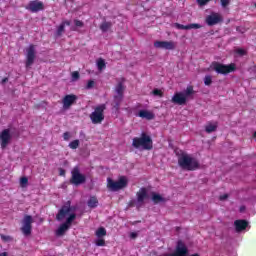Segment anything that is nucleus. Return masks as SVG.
Returning a JSON list of instances; mask_svg holds the SVG:
<instances>
[{
	"instance_id": "nucleus-52",
	"label": "nucleus",
	"mask_w": 256,
	"mask_h": 256,
	"mask_svg": "<svg viewBox=\"0 0 256 256\" xmlns=\"http://www.w3.org/2000/svg\"><path fill=\"white\" fill-rule=\"evenodd\" d=\"M7 255H9L7 252L0 253V256H7Z\"/></svg>"
},
{
	"instance_id": "nucleus-43",
	"label": "nucleus",
	"mask_w": 256,
	"mask_h": 256,
	"mask_svg": "<svg viewBox=\"0 0 256 256\" xmlns=\"http://www.w3.org/2000/svg\"><path fill=\"white\" fill-rule=\"evenodd\" d=\"M64 141H69L71 139V134L69 132H65L63 134Z\"/></svg>"
},
{
	"instance_id": "nucleus-48",
	"label": "nucleus",
	"mask_w": 256,
	"mask_h": 256,
	"mask_svg": "<svg viewBox=\"0 0 256 256\" xmlns=\"http://www.w3.org/2000/svg\"><path fill=\"white\" fill-rule=\"evenodd\" d=\"M59 172H60V175H61V176H65V169L60 168V169H59Z\"/></svg>"
},
{
	"instance_id": "nucleus-3",
	"label": "nucleus",
	"mask_w": 256,
	"mask_h": 256,
	"mask_svg": "<svg viewBox=\"0 0 256 256\" xmlns=\"http://www.w3.org/2000/svg\"><path fill=\"white\" fill-rule=\"evenodd\" d=\"M105 109H107V105L101 104L98 105L90 114V119L94 125H99L103 123V121L105 120Z\"/></svg>"
},
{
	"instance_id": "nucleus-27",
	"label": "nucleus",
	"mask_w": 256,
	"mask_h": 256,
	"mask_svg": "<svg viewBox=\"0 0 256 256\" xmlns=\"http://www.w3.org/2000/svg\"><path fill=\"white\" fill-rule=\"evenodd\" d=\"M111 27H113V23H111V22H103L100 25V29L103 33H107V31H109V29H111Z\"/></svg>"
},
{
	"instance_id": "nucleus-45",
	"label": "nucleus",
	"mask_w": 256,
	"mask_h": 256,
	"mask_svg": "<svg viewBox=\"0 0 256 256\" xmlns=\"http://www.w3.org/2000/svg\"><path fill=\"white\" fill-rule=\"evenodd\" d=\"M74 25H76V27H83V21L74 20Z\"/></svg>"
},
{
	"instance_id": "nucleus-18",
	"label": "nucleus",
	"mask_w": 256,
	"mask_h": 256,
	"mask_svg": "<svg viewBox=\"0 0 256 256\" xmlns=\"http://www.w3.org/2000/svg\"><path fill=\"white\" fill-rule=\"evenodd\" d=\"M172 103H175L176 105H187V100L185 99V96L178 92L172 97Z\"/></svg>"
},
{
	"instance_id": "nucleus-37",
	"label": "nucleus",
	"mask_w": 256,
	"mask_h": 256,
	"mask_svg": "<svg viewBox=\"0 0 256 256\" xmlns=\"http://www.w3.org/2000/svg\"><path fill=\"white\" fill-rule=\"evenodd\" d=\"M236 53L237 55H240V57H243V55H247V51H245V49L243 48L236 49Z\"/></svg>"
},
{
	"instance_id": "nucleus-17",
	"label": "nucleus",
	"mask_w": 256,
	"mask_h": 256,
	"mask_svg": "<svg viewBox=\"0 0 256 256\" xmlns=\"http://www.w3.org/2000/svg\"><path fill=\"white\" fill-rule=\"evenodd\" d=\"M234 227L237 233H241V231H245L247 227H249V222L247 220H236L234 222Z\"/></svg>"
},
{
	"instance_id": "nucleus-39",
	"label": "nucleus",
	"mask_w": 256,
	"mask_h": 256,
	"mask_svg": "<svg viewBox=\"0 0 256 256\" xmlns=\"http://www.w3.org/2000/svg\"><path fill=\"white\" fill-rule=\"evenodd\" d=\"M27 183H29V179L27 177H22L20 179V184L22 185V187H26Z\"/></svg>"
},
{
	"instance_id": "nucleus-46",
	"label": "nucleus",
	"mask_w": 256,
	"mask_h": 256,
	"mask_svg": "<svg viewBox=\"0 0 256 256\" xmlns=\"http://www.w3.org/2000/svg\"><path fill=\"white\" fill-rule=\"evenodd\" d=\"M226 199H229V194H224V195L219 197L220 201H226Z\"/></svg>"
},
{
	"instance_id": "nucleus-40",
	"label": "nucleus",
	"mask_w": 256,
	"mask_h": 256,
	"mask_svg": "<svg viewBox=\"0 0 256 256\" xmlns=\"http://www.w3.org/2000/svg\"><path fill=\"white\" fill-rule=\"evenodd\" d=\"M96 245L97 247H105V240L103 239L96 240Z\"/></svg>"
},
{
	"instance_id": "nucleus-31",
	"label": "nucleus",
	"mask_w": 256,
	"mask_h": 256,
	"mask_svg": "<svg viewBox=\"0 0 256 256\" xmlns=\"http://www.w3.org/2000/svg\"><path fill=\"white\" fill-rule=\"evenodd\" d=\"M0 237H1L2 241H4V243H11V241H13V237H11V236L0 234Z\"/></svg>"
},
{
	"instance_id": "nucleus-35",
	"label": "nucleus",
	"mask_w": 256,
	"mask_h": 256,
	"mask_svg": "<svg viewBox=\"0 0 256 256\" xmlns=\"http://www.w3.org/2000/svg\"><path fill=\"white\" fill-rule=\"evenodd\" d=\"M79 140H74L72 142L69 143V147L70 149H77L79 147Z\"/></svg>"
},
{
	"instance_id": "nucleus-13",
	"label": "nucleus",
	"mask_w": 256,
	"mask_h": 256,
	"mask_svg": "<svg viewBox=\"0 0 256 256\" xmlns=\"http://www.w3.org/2000/svg\"><path fill=\"white\" fill-rule=\"evenodd\" d=\"M35 63V45L31 44L27 49L26 67H31Z\"/></svg>"
},
{
	"instance_id": "nucleus-19",
	"label": "nucleus",
	"mask_w": 256,
	"mask_h": 256,
	"mask_svg": "<svg viewBox=\"0 0 256 256\" xmlns=\"http://www.w3.org/2000/svg\"><path fill=\"white\" fill-rule=\"evenodd\" d=\"M29 9L32 13H37V11L43 10V3L40 1H32L29 4Z\"/></svg>"
},
{
	"instance_id": "nucleus-7",
	"label": "nucleus",
	"mask_w": 256,
	"mask_h": 256,
	"mask_svg": "<svg viewBox=\"0 0 256 256\" xmlns=\"http://www.w3.org/2000/svg\"><path fill=\"white\" fill-rule=\"evenodd\" d=\"M71 179H70V183L72 185H83V183H85L87 181V177H85V175L81 174V170L79 169V166H75L72 171H71Z\"/></svg>"
},
{
	"instance_id": "nucleus-26",
	"label": "nucleus",
	"mask_w": 256,
	"mask_h": 256,
	"mask_svg": "<svg viewBox=\"0 0 256 256\" xmlns=\"http://www.w3.org/2000/svg\"><path fill=\"white\" fill-rule=\"evenodd\" d=\"M125 91V87L123 86V82H120L115 87L116 96L123 97V93Z\"/></svg>"
},
{
	"instance_id": "nucleus-29",
	"label": "nucleus",
	"mask_w": 256,
	"mask_h": 256,
	"mask_svg": "<svg viewBox=\"0 0 256 256\" xmlns=\"http://www.w3.org/2000/svg\"><path fill=\"white\" fill-rule=\"evenodd\" d=\"M105 235H107V230H105V228H103V227H100V228L96 231V236H97L98 238L105 237Z\"/></svg>"
},
{
	"instance_id": "nucleus-10",
	"label": "nucleus",
	"mask_w": 256,
	"mask_h": 256,
	"mask_svg": "<svg viewBox=\"0 0 256 256\" xmlns=\"http://www.w3.org/2000/svg\"><path fill=\"white\" fill-rule=\"evenodd\" d=\"M154 47L156 49H166L167 51H173L177 47V43L173 41H155Z\"/></svg>"
},
{
	"instance_id": "nucleus-21",
	"label": "nucleus",
	"mask_w": 256,
	"mask_h": 256,
	"mask_svg": "<svg viewBox=\"0 0 256 256\" xmlns=\"http://www.w3.org/2000/svg\"><path fill=\"white\" fill-rule=\"evenodd\" d=\"M152 201L154 205H158V203H167V198L161 196V194L152 192Z\"/></svg>"
},
{
	"instance_id": "nucleus-32",
	"label": "nucleus",
	"mask_w": 256,
	"mask_h": 256,
	"mask_svg": "<svg viewBox=\"0 0 256 256\" xmlns=\"http://www.w3.org/2000/svg\"><path fill=\"white\" fill-rule=\"evenodd\" d=\"M65 32V24H62L58 27V30L56 32V35L58 37H61V35H63V33Z\"/></svg>"
},
{
	"instance_id": "nucleus-20",
	"label": "nucleus",
	"mask_w": 256,
	"mask_h": 256,
	"mask_svg": "<svg viewBox=\"0 0 256 256\" xmlns=\"http://www.w3.org/2000/svg\"><path fill=\"white\" fill-rule=\"evenodd\" d=\"M138 117H141V119H147L148 121H151L152 119H155V114L147 110H141L138 113Z\"/></svg>"
},
{
	"instance_id": "nucleus-22",
	"label": "nucleus",
	"mask_w": 256,
	"mask_h": 256,
	"mask_svg": "<svg viewBox=\"0 0 256 256\" xmlns=\"http://www.w3.org/2000/svg\"><path fill=\"white\" fill-rule=\"evenodd\" d=\"M181 94L184 96L185 100L193 99V95L195 94V90H193V86H188Z\"/></svg>"
},
{
	"instance_id": "nucleus-44",
	"label": "nucleus",
	"mask_w": 256,
	"mask_h": 256,
	"mask_svg": "<svg viewBox=\"0 0 256 256\" xmlns=\"http://www.w3.org/2000/svg\"><path fill=\"white\" fill-rule=\"evenodd\" d=\"M128 207H137V200H131L128 203Z\"/></svg>"
},
{
	"instance_id": "nucleus-36",
	"label": "nucleus",
	"mask_w": 256,
	"mask_h": 256,
	"mask_svg": "<svg viewBox=\"0 0 256 256\" xmlns=\"http://www.w3.org/2000/svg\"><path fill=\"white\" fill-rule=\"evenodd\" d=\"M152 95H154L155 97H163V91L156 88L152 91Z\"/></svg>"
},
{
	"instance_id": "nucleus-30",
	"label": "nucleus",
	"mask_w": 256,
	"mask_h": 256,
	"mask_svg": "<svg viewBox=\"0 0 256 256\" xmlns=\"http://www.w3.org/2000/svg\"><path fill=\"white\" fill-rule=\"evenodd\" d=\"M97 67L101 71L102 69H105V60L103 58H99L97 61Z\"/></svg>"
},
{
	"instance_id": "nucleus-34",
	"label": "nucleus",
	"mask_w": 256,
	"mask_h": 256,
	"mask_svg": "<svg viewBox=\"0 0 256 256\" xmlns=\"http://www.w3.org/2000/svg\"><path fill=\"white\" fill-rule=\"evenodd\" d=\"M211 83H213V78L210 75H207L204 77V84L206 86L211 85Z\"/></svg>"
},
{
	"instance_id": "nucleus-47",
	"label": "nucleus",
	"mask_w": 256,
	"mask_h": 256,
	"mask_svg": "<svg viewBox=\"0 0 256 256\" xmlns=\"http://www.w3.org/2000/svg\"><path fill=\"white\" fill-rule=\"evenodd\" d=\"M136 237H139V234L137 232H131L130 233V238L135 239Z\"/></svg>"
},
{
	"instance_id": "nucleus-16",
	"label": "nucleus",
	"mask_w": 256,
	"mask_h": 256,
	"mask_svg": "<svg viewBox=\"0 0 256 256\" xmlns=\"http://www.w3.org/2000/svg\"><path fill=\"white\" fill-rule=\"evenodd\" d=\"M77 96L75 94L66 95L63 100V109H71V105H75Z\"/></svg>"
},
{
	"instance_id": "nucleus-11",
	"label": "nucleus",
	"mask_w": 256,
	"mask_h": 256,
	"mask_svg": "<svg viewBox=\"0 0 256 256\" xmlns=\"http://www.w3.org/2000/svg\"><path fill=\"white\" fill-rule=\"evenodd\" d=\"M188 254L189 249L185 247V244L182 241H178L175 252L164 256H187Z\"/></svg>"
},
{
	"instance_id": "nucleus-33",
	"label": "nucleus",
	"mask_w": 256,
	"mask_h": 256,
	"mask_svg": "<svg viewBox=\"0 0 256 256\" xmlns=\"http://www.w3.org/2000/svg\"><path fill=\"white\" fill-rule=\"evenodd\" d=\"M71 77H72V81L75 82V81H79L81 75L79 74V71H74L72 72Z\"/></svg>"
},
{
	"instance_id": "nucleus-2",
	"label": "nucleus",
	"mask_w": 256,
	"mask_h": 256,
	"mask_svg": "<svg viewBox=\"0 0 256 256\" xmlns=\"http://www.w3.org/2000/svg\"><path fill=\"white\" fill-rule=\"evenodd\" d=\"M178 165L181 169H185L186 171H195V169H199V162L197 159L185 153L178 156Z\"/></svg>"
},
{
	"instance_id": "nucleus-8",
	"label": "nucleus",
	"mask_w": 256,
	"mask_h": 256,
	"mask_svg": "<svg viewBox=\"0 0 256 256\" xmlns=\"http://www.w3.org/2000/svg\"><path fill=\"white\" fill-rule=\"evenodd\" d=\"M75 219H77V214H75V213L70 214L69 217L66 219V222L63 223L62 225H60V227L57 229L56 235L58 237H63V235H65V233H67V231H69V229L71 228V225H72L73 221H75Z\"/></svg>"
},
{
	"instance_id": "nucleus-6",
	"label": "nucleus",
	"mask_w": 256,
	"mask_h": 256,
	"mask_svg": "<svg viewBox=\"0 0 256 256\" xmlns=\"http://www.w3.org/2000/svg\"><path fill=\"white\" fill-rule=\"evenodd\" d=\"M211 68L213 69V71H216V73L220 75H227L235 71V64L225 65L219 62H213Z\"/></svg>"
},
{
	"instance_id": "nucleus-12",
	"label": "nucleus",
	"mask_w": 256,
	"mask_h": 256,
	"mask_svg": "<svg viewBox=\"0 0 256 256\" xmlns=\"http://www.w3.org/2000/svg\"><path fill=\"white\" fill-rule=\"evenodd\" d=\"M137 197V209H141L143 207V203H145V199H147V188L142 187L140 190L136 193Z\"/></svg>"
},
{
	"instance_id": "nucleus-53",
	"label": "nucleus",
	"mask_w": 256,
	"mask_h": 256,
	"mask_svg": "<svg viewBox=\"0 0 256 256\" xmlns=\"http://www.w3.org/2000/svg\"><path fill=\"white\" fill-rule=\"evenodd\" d=\"M191 256H199V254H192Z\"/></svg>"
},
{
	"instance_id": "nucleus-4",
	"label": "nucleus",
	"mask_w": 256,
	"mask_h": 256,
	"mask_svg": "<svg viewBox=\"0 0 256 256\" xmlns=\"http://www.w3.org/2000/svg\"><path fill=\"white\" fill-rule=\"evenodd\" d=\"M13 137H19V134L17 133V130H15V128H7L1 132L0 141L2 149H5L9 145Z\"/></svg>"
},
{
	"instance_id": "nucleus-24",
	"label": "nucleus",
	"mask_w": 256,
	"mask_h": 256,
	"mask_svg": "<svg viewBox=\"0 0 256 256\" xmlns=\"http://www.w3.org/2000/svg\"><path fill=\"white\" fill-rule=\"evenodd\" d=\"M121 103H123V97L115 95L112 101L113 109H115V111H119V107H121Z\"/></svg>"
},
{
	"instance_id": "nucleus-28",
	"label": "nucleus",
	"mask_w": 256,
	"mask_h": 256,
	"mask_svg": "<svg viewBox=\"0 0 256 256\" xmlns=\"http://www.w3.org/2000/svg\"><path fill=\"white\" fill-rule=\"evenodd\" d=\"M206 133H214V131H217V124H208L205 127Z\"/></svg>"
},
{
	"instance_id": "nucleus-1",
	"label": "nucleus",
	"mask_w": 256,
	"mask_h": 256,
	"mask_svg": "<svg viewBox=\"0 0 256 256\" xmlns=\"http://www.w3.org/2000/svg\"><path fill=\"white\" fill-rule=\"evenodd\" d=\"M132 147L135 149H143L144 151H151V149H153V139L143 132L140 137L133 138Z\"/></svg>"
},
{
	"instance_id": "nucleus-51",
	"label": "nucleus",
	"mask_w": 256,
	"mask_h": 256,
	"mask_svg": "<svg viewBox=\"0 0 256 256\" xmlns=\"http://www.w3.org/2000/svg\"><path fill=\"white\" fill-rule=\"evenodd\" d=\"M62 24H64V27H65V25H71V21H65V22H63Z\"/></svg>"
},
{
	"instance_id": "nucleus-38",
	"label": "nucleus",
	"mask_w": 256,
	"mask_h": 256,
	"mask_svg": "<svg viewBox=\"0 0 256 256\" xmlns=\"http://www.w3.org/2000/svg\"><path fill=\"white\" fill-rule=\"evenodd\" d=\"M220 3L222 5V7L225 9V8L229 7L231 0H220Z\"/></svg>"
},
{
	"instance_id": "nucleus-15",
	"label": "nucleus",
	"mask_w": 256,
	"mask_h": 256,
	"mask_svg": "<svg viewBox=\"0 0 256 256\" xmlns=\"http://www.w3.org/2000/svg\"><path fill=\"white\" fill-rule=\"evenodd\" d=\"M221 21H223V18H221V15H219L218 13H212L206 17V23L210 27H213V25L221 23Z\"/></svg>"
},
{
	"instance_id": "nucleus-9",
	"label": "nucleus",
	"mask_w": 256,
	"mask_h": 256,
	"mask_svg": "<svg viewBox=\"0 0 256 256\" xmlns=\"http://www.w3.org/2000/svg\"><path fill=\"white\" fill-rule=\"evenodd\" d=\"M33 216L31 215H25L23 220H22V227L21 231L23 235L26 237H29L31 235V230L33 229Z\"/></svg>"
},
{
	"instance_id": "nucleus-50",
	"label": "nucleus",
	"mask_w": 256,
	"mask_h": 256,
	"mask_svg": "<svg viewBox=\"0 0 256 256\" xmlns=\"http://www.w3.org/2000/svg\"><path fill=\"white\" fill-rule=\"evenodd\" d=\"M7 81H9V78L6 77V78L2 79L1 84L5 85V83H7Z\"/></svg>"
},
{
	"instance_id": "nucleus-49",
	"label": "nucleus",
	"mask_w": 256,
	"mask_h": 256,
	"mask_svg": "<svg viewBox=\"0 0 256 256\" xmlns=\"http://www.w3.org/2000/svg\"><path fill=\"white\" fill-rule=\"evenodd\" d=\"M247 208L245 207V206H241L240 207V209H239V211H240V213H245V210H246Z\"/></svg>"
},
{
	"instance_id": "nucleus-5",
	"label": "nucleus",
	"mask_w": 256,
	"mask_h": 256,
	"mask_svg": "<svg viewBox=\"0 0 256 256\" xmlns=\"http://www.w3.org/2000/svg\"><path fill=\"white\" fill-rule=\"evenodd\" d=\"M129 181L125 176H121L118 181H113L111 178H107V187L110 191H121L127 187Z\"/></svg>"
},
{
	"instance_id": "nucleus-25",
	"label": "nucleus",
	"mask_w": 256,
	"mask_h": 256,
	"mask_svg": "<svg viewBox=\"0 0 256 256\" xmlns=\"http://www.w3.org/2000/svg\"><path fill=\"white\" fill-rule=\"evenodd\" d=\"M87 205L88 207H90V209H95V207H98L99 205V200L97 199V197L91 196L88 199Z\"/></svg>"
},
{
	"instance_id": "nucleus-14",
	"label": "nucleus",
	"mask_w": 256,
	"mask_h": 256,
	"mask_svg": "<svg viewBox=\"0 0 256 256\" xmlns=\"http://www.w3.org/2000/svg\"><path fill=\"white\" fill-rule=\"evenodd\" d=\"M71 211V202L68 201L64 206L61 207L58 214L56 215L57 221H63L66 215Z\"/></svg>"
},
{
	"instance_id": "nucleus-41",
	"label": "nucleus",
	"mask_w": 256,
	"mask_h": 256,
	"mask_svg": "<svg viewBox=\"0 0 256 256\" xmlns=\"http://www.w3.org/2000/svg\"><path fill=\"white\" fill-rule=\"evenodd\" d=\"M93 87H95V81L89 80L86 89H93Z\"/></svg>"
},
{
	"instance_id": "nucleus-42",
	"label": "nucleus",
	"mask_w": 256,
	"mask_h": 256,
	"mask_svg": "<svg viewBox=\"0 0 256 256\" xmlns=\"http://www.w3.org/2000/svg\"><path fill=\"white\" fill-rule=\"evenodd\" d=\"M209 1H211V0H197L200 7L207 5L209 3Z\"/></svg>"
},
{
	"instance_id": "nucleus-23",
	"label": "nucleus",
	"mask_w": 256,
	"mask_h": 256,
	"mask_svg": "<svg viewBox=\"0 0 256 256\" xmlns=\"http://www.w3.org/2000/svg\"><path fill=\"white\" fill-rule=\"evenodd\" d=\"M175 25L177 29H182L186 31H189L190 29H201V26L199 24H189L185 26L183 24L176 23Z\"/></svg>"
}]
</instances>
